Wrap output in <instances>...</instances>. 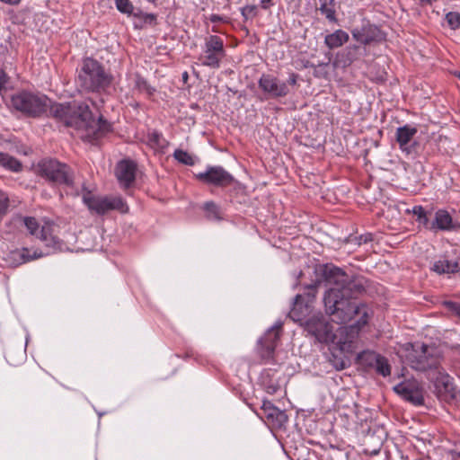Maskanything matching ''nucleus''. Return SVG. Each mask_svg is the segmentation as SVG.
I'll return each mask as SVG.
<instances>
[{
  "instance_id": "3c124183",
  "label": "nucleus",
  "mask_w": 460,
  "mask_h": 460,
  "mask_svg": "<svg viewBox=\"0 0 460 460\" xmlns=\"http://www.w3.org/2000/svg\"><path fill=\"white\" fill-rule=\"evenodd\" d=\"M273 0H261L260 6L263 10H268L271 5H273Z\"/></svg>"
},
{
  "instance_id": "a19ab883",
  "label": "nucleus",
  "mask_w": 460,
  "mask_h": 460,
  "mask_svg": "<svg viewBox=\"0 0 460 460\" xmlns=\"http://www.w3.org/2000/svg\"><path fill=\"white\" fill-rule=\"evenodd\" d=\"M329 361L336 370H342L348 366V360H346L342 356L337 355L333 352L331 353Z\"/></svg>"
},
{
  "instance_id": "393cba45",
  "label": "nucleus",
  "mask_w": 460,
  "mask_h": 460,
  "mask_svg": "<svg viewBox=\"0 0 460 460\" xmlns=\"http://www.w3.org/2000/svg\"><path fill=\"white\" fill-rule=\"evenodd\" d=\"M367 280L361 275L349 276L346 284H344L342 293L356 301V298L366 292Z\"/></svg>"
},
{
  "instance_id": "39448f33",
  "label": "nucleus",
  "mask_w": 460,
  "mask_h": 460,
  "mask_svg": "<svg viewBox=\"0 0 460 460\" xmlns=\"http://www.w3.org/2000/svg\"><path fill=\"white\" fill-rule=\"evenodd\" d=\"M48 98L27 90L14 93L10 99L11 107L27 118H39L47 111Z\"/></svg>"
},
{
  "instance_id": "79ce46f5",
  "label": "nucleus",
  "mask_w": 460,
  "mask_h": 460,
  "mask_svg": "<svg viewBox=\"0 0 460 460\" xmlns=\"http://www.w3.org/2000/svg\"><path fill=\"white\" fill-rule=\"evenodd\" d=\"M445 20L452 30L460 28V13L458 12H449L446 14Z\"/></svg>"
},
{
  "instance_id": "603ef678",
  "label": "nucleus",
  "mask_w": 460,
  "mask_h": 460,
  "mask_svg": "<svg viewBox=\"0 0 460 460\" xmlns=\"http://www.w3.org/2000/svg\"><path fill=\"white\" fill-rule=\"evenodd\" d=\"M210 22L213 23L220 22L223 21V17L218 14H211L209 18Z\"/></svg>"
},
{
  "instance_id": "09e8293b",
  "label": "nucleus",
  "mask_w": 460,
  "mask_h": 460,
  "mask_svg": "<svg viewBox=\"0 0 460 460\" xmlns=\"http://www.w3.org/2000/svg\"><path fill=\"white\" fill-rule=\"evenodd\" d=\"M327 66H328V63H319L318 65H314V63H312L308 60L304 63L305 68H320V67H324Z\"/></svg>"
},
{
  "instance_id": "37998d69",
  "label": "nucleus",
  "mask_w": 460,
  "mask_h": 460,
  "mask_svg": "<svg viewBox=\"0 0 460 460\" xmlns=\"http://www.w3.org/2000/svg\"><path fill=\"white\" fill-rule=\"evenodd\" d=\"M134 17L138 18L143 23L146 24H156L157 16L155 13H142L140 10H138L137 13H134Z\"/></svg>"
},
{
  "instance_id": "6e6d98bb",
  "label": "nucleus",
  "mask_w": 460,
  "mask_h": 460,
  "mask_svg": "<svg viewBox=\"0 0 460 460\" xmlns=\"http://www.w3.org/2000/svg\"><path fill=\"white\" fill-rule=\"evenodd\" d=\"M314 75L315 77H320L322 75V73H321L320 70H318V68H314Z\"/></svg>"
},
{
  "instance_id": "4be33fe9",
  "label": "nucleus",
  "mask_w": 460,
  "mask_h": 460,
  "mask_svg": "<svg viewBox=\"0 0 460 460\" xmlns=\"http://www.w3.org/2000/svg\"><path fill=\"white\" fill-rule=\"evenodd\" d=\"M394 392L405 401L415 406L424 403L423 389L414 381H404L394 388Z\"/></svg>"
},
{
  "instance_id": "f704fd0d",
  "label": "nucleus",
  "mask_w": 460,
  "mask_h": 460,
  "mask_svg": "<svg viewBox=\"0 0 460 460\" xmlns=\"http://www.w3.org/2000/svg\"><path fill=\"white\" fill-rule=\"evenodd\" d=\"M412 213L416 216V221L425 229L430 231L431 222L429 218L430 213L427 212L422 206H414L412 208Z\"/></svg>"
},
{
  "instance_id": "052dcab7",
  "label": "nucleus",
  "mask_w": 460,
  "mask_h": 460,
  "mask_svg": "<svg viewBox=\"0 0 460 460\" xmlns=\"http://www.w3.org/2000/svg\"><path fill=\"white\" fill-rule=\"evenodd\" d=\"M182 77H183L184 80H186L188 78V73L184 72L183 75H182Z\"/></svg>"
},
{
  "instance_id": "a18cd8bd",
  "label": "nucleus",
  "mask_w": 460,
  "mask_h": 460,
  "mask_svg": "<svg viewBox=\"0 0 460 460\" xmlns=\"http://www.w3.org/2000/svg\"><path fill=\"white\" fill-rule=\"evenodd\" d=\"M373 241V234L371 233H366L359 236L350 237L349 242H355L358 245L367 243Z\"/></svg>"
},
{
  "instance_id": "c9c22d12",
  "label": "nucleus",
  "mask_w": 460,
  "mask_h": 460,
  "mask_svg": "<svg viewBox=\"0 0 460 460\" xmlns=\"http://www.w3.org/2000/svg\"><path fill=\"white\" fill-rule=\"evenodd\" d=\"M147 138L149 143L157 148L164 149L168 146V141L163 137L162 133L157 130H153L148 133Z\"/></svg>"
},
{
  "instance_id": "6e6552de",
  "label": "nucleus",
  "mask_w": 460,
  "mask_h": 460,
  "mask_svg": "<svg viewBox=\"0 0 460 460\" xmlns=\"http://www.w3.org/2000/svg\"><path fill=\"white\" fill-rule=\"evenodd\" d=\"M226 56L224 40L217 35H208L204 39L202 53L199 61L204 66L218 69Z\"/></svg>"
},
{
  "instance_id": "ea45409f",
  "label": "nucleus",
  "mask_w": 460,
  "mask_h": 460,
  "mask_svg": "<svg viewBox=\"0 0 460 460\" xmlns=\"http://www.w3.org/2000/svg\"><path fill=\"white\" fill-rule=\"evenodd\" d=\"M116 8L119 12L121 13L127 14V15H133L134 16V5L130 2V0H114Z\"/></svg>"
},
{
  "instance_id": "f257e3e1",
  "label": "nucleus",
  "mask_w": 460,
  "mask_h": 460,
  "mask_svg": "<svg viewBox=\"0 0 460 460\" xmlns=\"http://www.w3.org/2000/svg\"><path fill=\"white\" fill-rule=\"evenodd\" d=\"M323 304L325 312L332 322L339 324L351 321L355 316L360 318L363 313H368L365 304L357 303L342 293V289L329 288L324 293Z\"/></svg>"
},
{
  "instance_id": "864d4df0",
  "label": "nucleus",
  "mask_w": 460,
  "mask_h": 460,
  "mask_svg": "<svg viewBox=\"0 0 460 460\" xmlns=\"http://www.w3.org/2000/svg\"><path fill=\"white\" fill-rule=\"evenodd\" d=\"M0 2L9 5H18L22 2V0H0Z\"/></svg>"
},
{
  "instance_id": "c85d7f7f",
  "label": "nucleus",
  "mask_w": 460,
  "mask_h": 460,
  "mask_svg": "<svg viewBox=\"0 0 460 460\" xmlns=\"http://www.w3.org/2000/svg\"><path fill=\"white\" fill-rule=\"evenodd\" d=\"M431 270L438 274H450L456 273L460 270L458 261H449L447 258H442L434 262Z\"/></svg>"
},
{
  "instance_id": "dca6fc26",
  "label": "nucleus",
  "mask_w": 460,
  "mask_h": 460,
  "mask_svg": "<svg viewBox=\"0 0 460 460\" xmlns=\"http://www.w3.org/2000/svg\"><path fill=\"white\" fill-rule=\"evenodd\" d=\"M305 331L321 343H329L334 338L333 327L321 315H314L304 323Z\"/></svg>"
},
{
  "instance_id": "f3484780",
  "label": "nucleus",
  "mask_w": 460,
  "mask_h": 460,
  "mask_svg": "<svg viewBox=\"0 0 460 460\" xmlns=\"http://www.w3.org/2000/svg\"><path fill=\"white\" fill-rule=\"evenodd\" d=\"M368 55L367 49L355 43L349 44L335 55L333 66L347 68L353 64L361 62Z\"/></svg>"
},
{
  "instance_id": "a211bd4d",
  "label": "nucleus",
  "mask_w": 460,
  "mask_h": 460,
  "mask_svg": "<svg viewBox=\"0 0 460 460\" xmlns=\"http://www.w3.org/2000/svg\"><path fill=\"white\" fill-rule=\"evenodd\" d=\"M258 86L267 98L279 99L289 93L287 83L270 74H262L258 81Z\"/></svg>"
},
{
  "instance_id": "de8ad7c7",
  "label": "nucleus",
  "mask_w": 460,
  "mask_h": 460,
  "mask_svg": "<svg viewBox=\"0 0 460 460\" xmlns=\"http://www.w3.org/2000/svg\"><path fill=\"white\" fill-rule=\"evenodd\" d=\"M9 81V76L5 71L0 68V91L6 88V84Z\"/></svg>"
},
{
  "instance_id": "58836bf2",
  "label": "nucleus",
  "mask_w": 460,
  "mask_h": 460,
  "mask_svg": "<svg viewBox=\"0 0 460 460\" xmlns=\"http://www.w3.org/2000/svg\"><path fill=\"white\" fill-rule=\"evenodd\" d=\"M261 384L264 390L269 394H275L280 389L279 383L276 380H273L269 374L263 375L261 376Z\"/></svg>"
},
{
  "instance_id": "4d7b16f0",
  "label": "nucleus",
  "mask_w": 460,
  "mask_h": 460,
  "mask_svg": "<svg viewBox=\"0 0 460 460\" xmlns=\"http://www.w3.org/2000/svg\"><path fill=\"white\" fill-rule=\"evenodd\" d=\"M421 4H432V0H420Z\"/></svg>"
},
{
  "instance_id": "8fccbe9b",
  "label": "nucleus",
  "mask_w": 460,
  "mask_h": 460,
  "mask_svg": "<svg viewBox=\"0 0 460 460\" xmlns=\"http://www.w3.org/2000/svg\"><path fill=\"white\" fill-rule=\"evenodd\" d=\"M298 75L296 74V73H291L289 75V77H288V80L287 82V84H290V85H295L296 84V82H297V79H298Z\"/></svg>"
},
{
  "instance_id": "f03ea898",
  "label": "nucleus",
  "mask_w": 460,
  "mask_h": 460,
  "mask_svg": "<svg viewBox=\"0 0 460 460\" xmlns=\"http://www.w3.org/2000/svg\"><path fill=\"white\" fill-rule=\"evenodd\" d=\"M75 81L84 92L102 93L111 85L113 76L105 71L101 62L87 57L82 60Z\"/></svg>"
},
{
  "instance_id": "ddd939ff",
  "label": "nucleus",
  "mask_w": 460,
  "mask_h": 460,
  "mask_svg": "<svg viewBox=\"0 0 460 460\" xmlns=\"http://www.w3.org/2000/svg\"><path fill=\"white\" fill-rule=\"evenodd\" d=\"M314 273L316 279L311 285H315V292L322 283L330 286V288L340 289L348 280V274L333 264H319L315 267Z\"/></svg>"
},
{
  "instance_id": "473e14b6",
  "label": "nucleus",
  "mask_w": 460,
  "mask_h": 460,
  "mask_svg": "<svg viewBox=\"0 0 460 460\" xmlns=\"http://www.w3.org/2000/svg\"><path fill=\"white\" fill-rule=\"evenodd\" d=\"M202 208L208 220L219 221L223 218L219 206L214 201L205 202Z\"/></svg>"
},
{
  "instance_id": "2eb2a0df",
  "label": "nucleus",
  "mask_w": 460,
  "mask_h": 460,
  "mask_svg": "<svg viewBox=\"0 0 460 460\" xmlns=\"http://www.w3.org/2000/svg\"><path fill=\"white\" fill-rule=\"evenodd\" d=\"M350 33L355 44L365 46V48L385 40V34L369 21H364L360 26L353 27Z\"/></svg>"
},
{
  "instance_id": "49530a36",
  "label": "nucleus",
  "mask_w": 460,
  "mask_h": 460,
  "mask_svg": "<svg viewBox=\"0 0 460 460\" xmlns=\"http://www.w3.org/2000/svg\"><path fill=\"white\" fill-rule=\"evenodd\" d=\"M444 305L451 313L455 314L460 318V304L454 301H445Z\"/></svg>"
},
{
  "instance_id": "b1692460",
  "label": "nucleus",
  "mask_w": 460,
  "mask_h": 460,
  "mask_svg": "<svg viewBox=\"0 0 460 460\" xmlns=\"http://www.w3.org/2000/svg\"><path fill=\"white\" fill-rule=\"evenodd\" d=\"M417 132V128L410 124L397 128L395 139L402 152L405 153L406 155H411L412 153L414 147L417 146V143L414 142L411 145H410V143Z\"/></svg>"
},
{
  "instance_id": "e433bc0d",
  "label": "nucleus",
  "mask_w": 460,
  "mask_h": 460,
  "mask_svg": "<svg viewBox=\"0 0 460 460\" xmlns=\"http://www.w3.org/2000/svg\"><path fill=\"white\" fill-rule=\"evenodd\" d=\"M376 372L384 377L391 375V366L385 357L380 355L373 367Z\"/></svg>"
},
{
  "instance_id": "f8f14e48",
  "label": "nucleus",
  "mask_w": 460,
  "mask_h": 460,
  "mask_svg": "<svg viewBox=\"0 0 460 460\" xmlns=\"http://www.w3.org/2000/svg\"><path fill=\"white\" fill-rule=\"evenodd\" d=\"M429 379L433 384V392L439 401L447 403L457 401L460 393L453 382V377L443 367L434 372Z\"/></svg>"
},
{
  "instance_id": "c756f323",
  "label": "nucleus",
  "mask_w": 460,
  "mask_h": 460,
  "mask_svg": "<svg viewBox=\"0 0 460 460\" xmlns=\"http://www.w3.org/2000/svg\"><path fill=\"white\" fill-rule=\"evenodd\" d=\"M12 257L17 261L18 264L25 263L31 260H35L43 256V252L36 249L33 253H31L29 248L23 247L21 250H14L11 252Z\"/></svg>"
},
{
  "instance_id": "9d476101",
  "label": "nucleus",
  "mask_w": 460,
  "mask_h": 460,
  "mask_svg": "<svg viewBox=\"0 0 460 460\" xmlns=\"http://www.w3.org/2000/svg\"><path fill=\"white\" fill-rule=\"evenodd\" d=\"M199 182L217 188H228L240 186L241 183L224 167L220 165H208L204 172L195 174Z\"/></svg>"
},
{
  "instance_id": "c03bdc74",
  "label": "nucleus",
  "mask_w": 460,
  "mask_h": 460,
  "mask_svg": "<svg viewBox=\"0 0 460 460\" xmlns=\"http://www.w3.org/2000/svg\"><path fill=\"white\" fill-rule=\"evenodd\" d=\"M257 6L254 4H247L241 8V13L244 21L252 19L257 14Z\"/></svg>"
},
{
  "instance_id": "72a5a7b5",
  "label": "nucleus",
  "mask_w": 460,
  "mask_h": 460,
  "mask_svg": "<svg viewBox=\"0 0 460 460\" xmlns=\"http://www.w3.org/2000/svg\"><path fill=\"white\" fill-rule=\"evenodd\" d=\"M134 87L140 93H146L148 96H152L155 92L147 80L138 73L135 74Z\"/></svg>"
},
{
  "instance_id": "2f4dec72",
  "label": "nucleus",
  "mask_w": 460,
  "mask_h": 460,
  "mask_svg": "<svg viewBox=\"0 0 460 460\" xmlns=\"http://www.w3.org/2000/svg\"><path fill=\"white\" fill-rule=\"evenodd\" d=\"M0 165L11 172H17L22 170V164L18 159L3 152H0Z\"/></svg>"
},
{
  "instance_id": "a878e982",
  "label": "nucleus",
  "mask_w": 460,
  "mask_h": 460,
  "mask_svg": "<svg viewBox=\"0 0 460 460\" xmlns=\"http://www.w3.org/2000/svg\"><path fill=\"white\" fill-rule=\"evenodd\" d=\"M456 228L452 216L446 209H438L435 213L434 220L431 221L430 231H452Z\"/></svg>"
},
{
  "instance_id": "20e7f679",
  "label": "nucleus",
  "mask_w": 460,
  "mask_h": 460,
  "mask_svg": "<svg viewBox=\"0 0 460 460\" xmlns=\"http://www.w3.org/2000/svg\"><path fill=\"white\" fill-rule=\"evenodd\" d=\"M406 362L411 368L428 373V378L442 368V352L434 344L414 342L406 344Z\"/></svg>"
},
{
  "instance_id": "0eeeda50",
  "label": "nucleus",
  "mask_w": 460,
  "mask_h": 460,
  "mask_svg": "<svg viewBox=\"0 0 460 460\" xmlns=\"http://www.w3.org/2000/svg\"><path fill=\"white\" fill-rule=\"evenodd\" d=\"M368 317V313H363V315H361L360 318H358L353 324L349 326H341L338 328L336 332H334V338L331 342L339 349L340 353H352L354 351L355 343L359 332L367 324Z\"/></svg>"
},
{
  "instance_id": "13d9d810",
  "label": "nucleus",
  "mask_w": 460,
  "mask_h": 460,
  "mask_svg": "<svg viewBox=\"0 0 460 460\" xmlns=\"http://www.w3.org/2000/svg\"><path fill=\"white\" fill-rule=\"evenodd\" d=\"M146 1L151 3V4H155V5H157V3H158L159 0H146Z\"/></svg>"
},
{
  "instance_id": "9b49d317",
  "label": "nucleus",
  "mask_w": 460,
  "mask_h": 460,
  "mask_svg": "<svg viewBox=\"0 0 460 460\" xmlns=\"http://www.w3.org/2000/svg\"><path fill=\"white\" fill-rule=\"evenodd\" d=\"M83 201L91 212L97 215H104L110 210H118L121 213L128 212V206L120 197H99L87 191L83 195Z\"/></svg>"
},
{
  "instance_id": "aec40b11",
  "label": "nucleus",
  "mask_w": 460,
  "mask_h": 460,
  "mask_svg": "<svg viewBox=\"0 0 460 460\" xmlns=\"http://www.w3.org/2000/svg\"><path fill=\"white\" fill-rule=\"evenodd\" d=\"M112 131V124L103 115H100L97 121L93 119V122L88 127L86 133L82 134L81 138L92 145H99L100 140Z\"/></svg>"
},
{
  "instance_id": "5fc2aeb1",
  "label": "nucleus",
  "mask_w": 460,
  "mask_h": 460,
  "mask_svg": "<svg viewBox=\"0 0 460 460\" xmlns=\"http://www.w3.org/2000/svg\"><path fill=\"white\" fill-rule=\"evenodd\" d=\"M40 375V371L37 367H34L31 371L30 377H31V379H34V378L38 377Z\"/></svg>"
},
{
  "instance_id": "4468645a",
  "label": "nucleus",
  "mask_w": 460,
  "mask_h": 460,
  "mask_svg": "<svg viewBox=\"0 0 460 460\" xmlns=\"http://www.w3.org/2000/svg\"><path fill=\"white\" fill-rule=\"evenodd\" d=\"M306 292L295 296L293 307L289 312V317L302 324L307 320L312 312V304L315 298V285L306 286Z\"/></svg>"
},
{
  "instance_id": "5701e85b",
  "label": "nucleus",
  "mask_w": 460,
  "mask_h": 460,
  "mask_svg": "<svg viewBox=\"0 0 460 460\" xmlns=\"http://www.w3.org/2000/svg\"><path fill=\"white\" fill-rule=\"evenodd\" d=\"M137 164L130 159H124L118 163L115 174L119 182L128 188L136 180Z\"/></svg>"
},
{
  "instance_id": "4c0bfd02",
  "label": "nucleus",
  "mask_w": 460,
  "mask_h": 460,
  "mask_svg": "<svg viewBox=\"0 0 460 460\" xmlns=\"http://www.w3.org/2000/svg\"><path fill=\"white\" fill-rule=\"evenodd\" d=\"M172 156L176 161L184 165L191 166L195 164L194 157L187 151H184L182 149H175Z\"/></svg>"
},
{
  "instance_id": "cd10ccee",
  "label": "nucleus",
  "mask_w": 460,
  "mask_h": 460,
  "mask_svg": "<svg viewBox=\"0 0 460 460\" xmlns=\"http://www.w3.org/2000/svg\"><path fill=\"white\" fill-rule=\"evenodd\" d=\"M319 6L316 8L329 23L338 24L339 19L335 9V0H318Z\"/></svg>"
},
{
  "instance_id": "1a4fd4ad",
  "label": "nucleus",
  "mask_w": 460,
  "mask_h": 460,
  "mask_svg": "<svg viewBox=\"0 0 460 460\" xmlns=\"http://www.w3.org/2000/svg\"><path fill=\"white\" fill-rule=\"evenodd\" d=\"M17 220L22 223L31 235L40 238L48 248L53 251H61L63 247V241L55 234V226L46 224L39 230V223L33 217H18Z\"/></svg>"
},
{
  "instance_id": "7ed1b4c3",
  "label": "nucleus",
  "mask_w": 460,
  "mask_h": 460,
  "mask_svg": "<svg viewBox=\"0 0 460 460\" xmlns=\"http://www.w3.org/2000/svg\"><path fill=\"white\" fill-rule=\"evenodd\" d=\"M52 116L67 128H73L82 134L86 133L93 122V115L89 105L84 102L72 101L56 103L51 107Z\"/></svg>"
},
{
  "instance_id": "680f3d73",
  "label": "nucleus",
  "mask_w": 460,
  "mask_h": 460,
  "mask_svg": "<svg viewBox=\"0 0 460 460\" xmlns=\"http://www.w3.org/2000/svg\"><path fill=\"white\" fill-rule=\"evenodd\" d=\"M457 77H458V78H459V80H460V73L457 75Z\"/></svg>"
},
{
  "instance_id": "412c9836",
  "label": "nucleus",
  "mask_w": 460,
  "mask_h": 460,
  "mask_svg": "<svg viewBox=\"0 0 460 460\" xmlns=\"http://www.w3.org/2000/svg\"><path fill=\"white\" fill-rule=\"evenodd\" d=\"M257 415L275 429L282 428L288 422V415L279 410L270 401L263 400Z\"/></svg>"
},
{
  "instance_id": "bb28decb",
  "label": "nucleus",
  "mask_w": 460,
  "mask_h": 460,
  "mask_svg": "<svg viewBox=\"0 0 460 460\" xmlns=\"http://www.w3.org/2000/svg\"><path fill=\"white\" fill-rule=\"evenodd\" d=\"M349 40V33L341 29L335 30L333 32L329 33L324 37V44L330 49L342 47Z\"/></svg>"
},
{
  "instance_id": "6ab92c4d",
  "label": "nucleus",
  "mask_w": 460,
  "mask_h": 460,
  "mask_svg": "<svg viewBox=\"0 0 460 460\" xmlns=\"http://www.w3.org/2000/svg\"><path fill=\"white\" fill-rule=\"evenodd\" d=\"M281 328V322L275 323L258 341L259 353L263 360L268 361L273 358L274 351L280 338Z\"/></svg>"
},
{
  "instance_id": "bf43d9fd",
  "label": "nucleus",
  "mask_w": 460,
  "mask_h": 460,
  "mask_svg": "<svg viewBox=\"0 0 460 460\" xmlns=\"http://www.w3.org/2000/svg\"><path fill=\"white\" fill-rule=\"evenodd\" d=\"M414 460H430V457L429 456H427V457H418Z\"/></svg>"
},
{
  "instance_id": "423d86ee",
  "label": "nucleus",
  "mask_w": 460,
  "mask_h": 460,
  "mask_svg": "<svg viewBox=\"0 0 460 460\" xmlns=\"http://www.w3.org/2000/svg\"><path fill=\"white\" fill-rule=\"evenodd\" d=\"M38 173L54 186H74V172L69 165L56 159H43L37 166Z\"/></svg>"
},
{
  "instance_id": "7c9ffc66",
  "label": "nucleus",
  "mask_w": 460,
  "mask_h": 460,
  "mask_svg": "<svg viewBox=\"0 0 460 460\" xmlns=\"http://www.w3.org/2000/svg\"><path fill=\"white\" fill-rule=\"evenodd\" d=\"M380 354L373 350H364L357 356V363L365 368H373Z\"/></svg>"
}]
</instances>
